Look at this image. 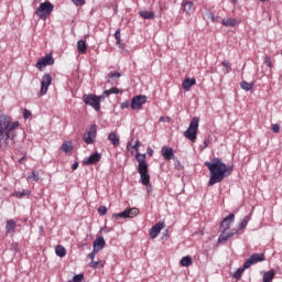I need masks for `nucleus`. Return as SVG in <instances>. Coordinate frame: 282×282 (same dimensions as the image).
<instances>
[{
    "mask_svg": "<svg viewBox=\"0 0 282 282\" xmlns=\"http://www.w3.org/2000/svg\"><path fill=\"white\" fill-rule=\"evenodd\" d=\"M153 153V150H151L150 155Z\"/></svg>",
    "mask_w": 282,
    "mask_h": 282,
    "instance_id": "nucleus-57",
    "label": "nucleus"
},
{
    "mask_svg": "<svg viewBox=\"0 0 282 282\" xmlns=\"http://www.w3.org/2000/svg\"><path fill=\"white\" fill-rule=\"evenodd\" d=\"M138 215H140V209L138 208L128 209V218L132 219V217H138Z\"/></svg>",
    "mask_w": 282,
    "mask_h": 282,
    "instance_id": "nucleus-31",
    "label": "nucleus"
},
{
    "mask_svg": "<svg viewBox=\"0 0 282 282\" xmlns=\"http://www.w3.org/2000/svg\"><path fill=\"white\" fill-rule=\"evenodd\" d=\"M135 160L139 163L138 173L141 177L143 186L151 184V175L149 174V164L147 163V154L137 153Z\"/></svg>",
    "mask_w": 282,
    "mask_h": 282,
    "instance_id": "nucleus-4",
    "label": "nucleus"
},
{
    "mask_svg": "<svg viewBox=\"0 0 282 282\" xmlns=\"http://www.w3.org/2000/svg\"><path fill=\"white\" fill-rule=\"evenodd\" d=\"M207 147H208V141H204V147H203V149H207Z\"/></svg>",
    "mask_w": 282,
    "mask_h": 282,
    "instance_id": "nucleus-49",
    "label": "nucleus"
},
{
    "mask_svg": "<svg viewBox=\"0 0 282 282\" xmlns=\"http://www.w3.org/2000/svg\"><path fill=\"white\" fill-rule=\"evenodd\" d=\"M175 166H180V161H176V162H175Z\"/></svg>",
    "mask_w": 282,
    "mask_h": 282,
    "instance_id": "nucleus-52",
    "label": "nucleus"
},
{
    "mask_svg": "<svg viewBox=\"0 0 282 282\" xmlns=\"http://www.w3.org/2000/svg\"><path fill=\"white\" fill-rule=\"evenodd\" d=\"M108 140L115 147H118L120 144V137H118V134H116V132H110L108 134Z\"/></svg>",
    "mask_w": 282,
    "mask_h": 282,
    "instance_id": "nucleus-20",
    "label": "nucleus"
},
{
    "mask_svg": "<svg viewBox=\"0 0 282 282\" xmlns=\"http://www.w3.org/2000/svg\"><path fill=\"white\" fill-rule=\"evenodd\" d=\"M261 261H265V254H263V253H253L243 263V269H248L251 265H254V263H261Z\"/></svg>",
    "mask_w": 282,
    "mask_h": 282,
    "instance_id": "nucleus-9",
    "label": "nucleus"
},
{
    "mask_svg": "<svg viewBox=\"0 0 282 282\" xmlns=\"http://www.w3.org/2000/svg\"><path fill=\"white\" fill-rule=\"evenodd\" d=\"M32 116V111L24 109L23 111V118L24 120H28V118H30Z\"/></svg>",
    "mask_w": 282,
    "mask_h": 282,
    "instance_id": "nucleus-42",
    "label": "nucleus"
},
{
    "mask_svg": "<svg viewBox=\"0 0 282 282\" xmlns=\"http://www.w3.org/2000/svg\"><path fill=\"white\" fill-rule=\"evenodd\" d=\"M145 104H147V96L138 95L132 98L130 106H131V109L135 110V109H142V105H145Z\"/></svg>",
    "mask_w": 282,
    "mask_h": 282,
    "instance_id": "nucleus-12",
    "label": "nucleus"
},
{
    "mask_svg": "<svg viewBox=\"0 0 282 282\" xmlns=\"http://www.w3.org/2000/svg\"><path fill=\"white\" fill-rule=\"evenodd\" d=\"M164 227H165L164 221L155 224L150 229L151 239H155L160 235V232H162V230H164Z\"/></svg>",
    "mask_w": 282,
    "mask_h": 282,
    "instance_id": "nucleus-13",
    "label": "nucleus"
},
{
    "mask_svg": "<svg viewBox=\"0 0 282 282\" xmlns=\"http://www.w3.org/2000/svg\"><path fill=\"white\" fill-rule=\"evenodd\" d=\"M160 122H171V117H160Z\"/></svg>",
    "mask_w": 282,
    "mask_h": 282,
    "instance_id": "nucleus-46",
    "label": "nucleus"
},
{
    "mask_svg": "<svg viewBox=\"0 0 282 282\" xmlns=\"http://www.w3.org/2000/svg\"><path fill=\"white\" fill-rule=\"evenodd\" d=\"M240 87H241V89H245V91H250V89H252L253 85L246 80H242L240 83Z\"/></svg>",
    "mask_w": 282,
    "mask_h": 282,
    "instance_id": "nucleus-32",
    "label": "nucleus"
},
{
    "mask_svg": "<svg viewBox=\"0 0 282 282\" xmlns=\"http://www.w3.org/2000/svg\"><path fill=\"white\" fill-rule=\"evenodd\" d=\"M77 51L79 54H87V42L85 40H79L77 42Z\"/></svg>",
    "mask_w": 282,
    "mask_h": 282,
    "instance_id": "nucleus-21",
    "label": "nucleus"
},
{
    "mask_svg": "<svg viewBox=\"0 0 282 282\" xmlns=\"http://www.w3.org/2000/svg\"><path fill=\"white\" fill-rule=\"evenodd\" d=\"M28 195H30L29 189H23L22 192H14L13 193V197H18V199H22V197H26Z\"/></svg>",
    "mask_w": 282,
    "mask_h": 282,
    "instance_id": "nucleus-30",
    "label": "nucleus"
},
{
    "mask_svg": "<svg viewBox=\"0 0 282 282\" xmlns=\"http://www.w3.org/2000/svg\"><path fill=\"white\" fill-rule=\"evenodd\" d=\"M197 131H199V117H194L191 120L187 130L184 132V137L187 138V140L195 142V140H197Z\"/></svg>",
    "mask_w": 282,
    "mask_h": 282,
    "instance_id": "nucleus-5",
    "label": "nucleus"
},
{
    "mask_svg": "<svg viewBox=\"0 0 282 282\" xmlns=\"http://www.w3.org/2000/svg\"><path fill=\"white\" fill-rule=\"evenodd\" d=\"M98 249H93V252L88 254V259H90V261H94V259H96V254H98Z\"/></svg>",
    "mask_w": 282,
    "mask_h": 282,
    "instance_id": "nucleus-40",
    "label": "nucleus"
},
{
    "mask_svg": "<svg viewBox=\"0 0 282 282\" xmlns=\"http://www.w3.org/2000/svg\"><path fill=\"white\" fill-rule=\"evenodd\" d=\"M193 1L183 2V12H186L187 14L193 13Z\"/></svg>",
    "mask_w": 282,
    "mask_h": 282,
    "instance_id": "nucleus-26",
    "label": "nucleus"
},
{
    "mask_svg": "<svg viewBox=\"0 0 282 282\" xmlns=\"http://www.w3.org/2000/svg\"><path fill=\"white\" fill-rule=\"evenodd\" d=\"M55 254L57 256V257H65V254H67V250L65 249V247H63V246H57L56 248H55Z\"/></svg>",
    "mask_w": 282,
    "mask_h": 282,
    "instance_id": "nucleus-29",
    "label": "nucleus"
},
{
    "mask_svg": "<svg viewBox=\"0 0 282 282\" xmlns=\"http://www.w3.org/2000/svg\"><path fill=\"white\" fill-rule=\"evenodd\" d=\"M264 64L267 65V67H269L270 69H272V67H274V64H272V58L270 56H264L263 57Z\"/></svg>",
    "mask_w": 282,
    "mask_h": 282,
    "instance_id": "nucleus-34",
    "label": "nucleus"
},
{
    "mask_svg": "<svg viewBox=\"0 0 282 282\" xmlns=\"http://www.w3.org/2000/svg\"><path fill=\"white\" fill-rule=\"evenodd\" d=\"M221 65H223V67H226L227 74L230 73V63H229L228 61L225 59V61L221 63Z\"/></svg>",
    "mask_w": 282,
    "mask_h": 282,
    "instance_id": "nucleus-41",
    "label": "nucleus"
},
{
    "mask_svg": "<svg viewBox=\"0 0 282 282\" xmlns=\"http://www.w3.org/2000/svg\"><path fill=\"white\" fill-rule=\"evenodd\" d=\"M274 279V269H271L270 271L265 272L263 275V282H272Z\"/></svg>",
    "mask_w": 282,
    "mask_h": 282,
    "instance_id": "nucleus-28",
    "label": "nucleus"
},
{
    "mask_svg": "<svg viewBox=\"0 0 282 282\" xmlns=\"http://www.w3.org/2000/svg\"><path fill=\"white\" fill-rule=\"evenodd\" d=\"M106 246V242H105V238L102 236H99L95 241H94V248L95 250H102Z\"/></svg>",
    "mask_w": 282,
    "mask_h": 282,
    "instance_id": "nucleus-18",
    "label": "nucleus"
},
{
    "mask_svg": "<svg viewBox=\"0 0 282 282\" xmlns=\"http://www.w3.org/2000/svg\"><path fill=\"white\" fill-rule=\"evenodd\" d=\"M271 131H273V133H279V131H281V126H279V123L271 124Z\"/></svg>",
    "mask_w": 282,
    "mask_h": 282,
    "instance_id": "nucleus-39",
    "label": "nucleus"
},
{
    "mask_svg": "<svg viewBox=\"0 0 282 282\" xmlns=\"http://www.w3.org/2000/svg\"><path fill=\"white\" fill-rule=\"evenodd\" d=\"M153 153V150H151L150 155Z\"/></svg>",
    "mask_w": 282,
    "mask_h": 282,
    "instance_id": "nucleus-56",
    "label": "nucleus"
},
{
    "mask_svg": "<svg viewBox=\"0 0 282 282\" xmlns=\"http://www.w3.org/2000/svg\"><path fill=\"white\" fill-rule=\"evenodd\" d=\"M61 150L64 153H72V151H74V144L72 143V141H64L61 147Z\"/></svg>",
    "mask_w": 282,
    "mask_h": 282,
    "instance_id": "nucleus-19",
    "label": "nucleus"
},
{
    "mask_svg": "<svg viewBox=\"0 0 282 282\" xmlns=\"http://www.w3.org/2000/svg\"><path fill=\"white\" fill-rule=\"evenodd\" d=\"M161 155L164 158V160H166L167 162H170V160H174L175 159V153L173 152V148H169L166 145H164L161 149Z\"/></svg>",
    "mask_w": 282,
    "mask_h": 282,
    "instance_id": "nucleus-15",
    "label": "nucleus"
},
{
    "mask_svg": "<svg viewBox=\"0 0 282 282\" xmlns=\"http://www.w3.org/2000/svg\"><path fill=\"white\" fill-rule=\"evenodd\" d=\"M141 19H155V13L153 11H140Z\"/></svg>",
    "mask_w": 282,
    "mask_h": 282,
    "instance_id": "nucleus-27",
    "label": "nucleus"
},
{
    "mask_svg": "<svg viewBox=\"0 0 282 282\" xmlns=\"http://www.w3.org/2000/svg\"><path fill=\"white\" fill-rule=\"evenodd\" d=\"M28 180H33V182H39V172L33 171L32 174L28 177Z\"/></svg>",
    "mask_w": 282,
    "mask_h": 282,
    "instance_id": "nucleus-38",
    "label": "nucleus"
},
{
    "mask_svg": "<svg viewBox=\"0 0 282 282\" xmlns=\"http://www.w3.org/2000/svg\"><path fill=\"white\" fill-rule=\"evenodd\" d=\"M129 101H123L121 105H120V107H121V109H129Z\"/></svg>",
    "mask_w": 282,
    "mask_h": 282,
    "instance_id": "nucleus-47",
    "label": "nucleus"
},
{
    "mask_svg": "<svg viewBox=\"0 0 282 282\" xmlns=\"http://www.w3.org/2000/svg\"><path fill=\"white\" fill-rule=\"evenodd\" d=\"M120 76H122V75L118 72L109 73L108 76H107L108 83H110V85L118 84V80H115L113 78H120Z\"/></svg>",
    "mask_w": 282,
    "mask_h": 282,
    "instance_id": "nucleus-22",
    "label": "nucleus"
},
{
    "mask_svg": "<svg viewBox=\"0 0 282 282\" xmlns=\"http://www.w3.org/2000/svg\"><path fill=\"white\" fill-rule=\"evenodd\" d=\"M111 94H122V89L118 87H112L108 90H105L101 96L105 98V96L108 97V96H111Z\"/></svg>",
    "mask_w": 282,
    "mask_h": 282,
    "instance_id": "nucleus-25",
    "label": "nucleus"
},
{
    "mask_svg": "<svg viewBox=\"0 0 282 282\" xmlns=\"http://www.w3.org/2000/svg\"><path fill=\"white\" fill-rule=\"evenodd\" d=\"M78 169V162H75L73 165H72V171H76Z\"/></svg>",
    "mask_w": 282,
    "mask_h": 282,
    "instance_id": "nucleus-48",
    "label": "nucleus"
},
{
    "mask_svg": "<svg viewBox=\"0 0 282 282\" xmlns=\"http://www.w3.org/2000/svg\"><path fill=\"white\" fill-rule=\"evenodd\" d=\"M101 159L102 155L98 152H95L89 158L84 160V164L86 166H91V164H97V162H100Z\"/></svg>",
    "mask_w": 282,
    "mask_h": 282,
    "instance_id": "nucleus-14",
    "label": "nucleus"
},
{
    "mask_svg": "<svg viewBox=\"0 0 282 282\" xmlns=\"http://www.w3.org/2000/svg\"><path fill=\"white\" fill-rule=\"evenodd\" d=\"M180 263L183 268H188L189 265H193V258H191V256H185L181 259Z\"/></svg>",
    "mask_w": 282,
    "mask_h": 282,
    "instance_id": "nucleus-24",
    "label": "nucleus"
},
{
    "mask_svg": "<svg viewBox=\"0 0 282 282\" xmlns=\"http://www.w3.org/2000/svg\"><path fill=\"white\" fill-rule=\"evenodd\" d=\"M98 131V126L91 124L83 135V140L86 144H94Z\"/></svg>",
    "mask_w": 282,
    "mask_h": 282,
    "instance_id": "nucleus-8",
    "label": "nucleus"
},
{
    "mask_svg": "<svg viewBox=\"0 0 282 282\" xmlns=\"http://www.w3.org/2000/svg\"><path fill=\"white\" fill-rule=\"evenodd\" d=\"M260 1L265 2V1H268V0H260Z\"/></svg>",
    "mask_w": 282,
    "mask_h": 282,
    "instance_id": "nucleus-55",
    "label": "nucleus"
},
{
    "mask_svg": "<svg viewBox=\"0 0 282 282\" xmlns=\"http://www.w3.org/2000/svg\"><path fill=\"white\" fill-rule=\"evenodd\" d=\"M47 65H54V58H52V55H45L44 57H41L35 67L40 70L43 72L44 67H47Z\"/></svg>",
    "mask_w": 282,
    "mask_h": 282,
    "instance_id": "nucleus-11",
    "label": "nucleus"
},
{
    "mask_svg": "<svg viewBox=\"0 0 282 282\" xmlns=\"http://www.w3.org/2000/svg\"><path fill=\"white\" fill-rule=\"evenodd\" d=\"M231 3H232L234 6H237V0H231Z\"/></svg>",
    "mask_w": 282,
    "mask_h": 282,
    "instance_id": "nucleus-51",
    "label": "nucleus"
},
{
    "mask_svg": "<svg viewBox=\"0 0 282 282\" xmlns=\"http://www.w3.org/2000/svg\"><path fill=\"white\" fill-rule=\"evenodd\" d=\"M120 36H121L120 30H117L115 33V39H116L118 45H120Z\"/></svg>",
    "mask_w": 282,
    "mask_h": 282,
    "instance_id": "nucleus-44",
    "label": "nucleus"
},
{
    "mask_svg": "<svg viewBox=\"0 0 282 282\" xmlns=\"http://www.w3.org/2000/svg\"><path fill=\"white\" fill-rule=\"evenodd\" d=\"M113 217H120L122 219H127V218H129V212H128V209H126L119 214H115Z\"/></svg>",
    "mask_w": 282,
    "mask_h": 282,
    "instance_id": "nucleus-35",
    "label": "nucleus"
},
{
    "mask_svg": "<svg viewBox=\"0 0 282 282\" xmlns=\"http://www.w3.org/2000/svg\"><path fill=\"white\" fill-rule=\"evenodd\" d=\"M102 95L97 96L94 94H84L83 95V101L85 105H88L89 107H93L95 111H100V102H102Z\"/></svg>",
    "mask_w": 282,
    "mask_h": 282,
    "instance_id": "nucleus-7",
    "label": "nucleus"
},
{
    "mask_svg": "<svg viewBox=\"0 0 282 282\" xmlns=\"http://www.w3.org/2000/svg\"><path fill=\"white\" fill-rule=\"evenodd\" d=\"M205 166H207L210 175L208 186L224 182V178L232 173V167L227 166L219 158H214L212 162H205Z\"/></svg>",
    "mask_w": 282,
    "mask_h": 282,
    "instance_id": "nucleus-1",
    "label": "nucleus"
},
{
    "mask_svg": "<svg viewBox=\"0 0 282 282\" xmlns=\"http://www.w3.org/2000/svg\"><path fill=\"white\" fill-rule=\"evenodd\" d=\"M99 215H107V207L106 206H100L98 208Z\"/></svg>",
    "mask_w": 282,
    "mask_h": 282,
    "instance_id": "nucleus-43",
    "label": "nucleus"
},
{
    "mask_svg": "<svg viewBox=\"0 0 282 282\" xmlns=\"http://www.w3.org/2000/svg\"><path fill=\"white\" fill-rule=\"evenodd\" d=\"M23 160H25V156H22V158L19 160V164H22V163H23Z\"/></svg>",
    "mask_w": 282,
    "mask_h": 282,
    "instance_id": "nucleus-50",
    "label": "nucleus"
},
{
    "mask_svg": "<svg viewBox=\"0 0 282 282\" xmlns=\"http://www.w3.org/2000/svg\"><path fill=\"white\" fill-rule=\"evenodd\" d=\"M245 270H246V269H243V267H242V269H238V270L234 273V279H237V280L241 279V276H242Z\"/></svg>",
    "mask_w": 282,
    "mask_h": 282,
    "instance_id": "nucleus-36",
    "label": "nucleus"
},
{
    "mask_svg": "<svg viewBox=\"0 0 282 282\" xmlns=\"http://www.w3.org/2000/svg\"><path fill=\"white\" fill-rule=\"evenodd\" d=\"M221 23L226 28H235V25H237V19H232V18L223 19Z\"/></svg>",
    "mask_w": 282,
    "mask_h": 282,
    "instance_id": "nucleus-23",
    "label": "nucleus"
},
{
    "mask_svg": "<svg viewBox=\"0 0 282 282\" xmlns=\"http://www.w3.org/2000/svg\"><path fill=\"white\" fill-rule=\"evenodd\" d=\"M138 147H140V144L137 143V144H135V148H138Z\"/></svg>",
    "mask_w": 282,
    "mask_h": 282,
    "instance_id": "nucleus-54",
    "label": "nucleus"
},
{
    "mask_svg": "<svg viewBox=\"0 0 282 282\" xmlns=\"http://www.w3.org/2000/svg\"><path fill=\"white\" fill-rule=\"evenodd\" d=\"M248 221H250V217L246 216L241 223L239 224V228H238V232L239 230H243V228H246L248 226Z\"/></svg>",
    "mask_w": 282,
    "mask_h": 282,
    "instance_id": "nucleus-33",
    "label": "nucleus"
},
{
    "mask_svg": "<svg viewBox=\"0 0 282 282\" xmlns=\"http://www.w3.org/2000/svg\"><path fill=\"white\" fill-rule=\"evenodd\" d=\"M197 85V79L195 78H185L182 83V87L185 91H191V87Z\"/></svg>",
    "mask_w": 282,
    "mask_h": 282,
    "instance_id": "nucleus-17",
    "label": "nucleus"
},
{
    "mask_svg": "<svg viewBox=\"0 0 282 282\" xmlns=\"http://www.w3.org/2000/svg\"><path fill=\"white\" fill-rule=\"evenodd\" d=\"M102 267V264L100 263V261H94L91 260L90 263H89V268H94V270L98 269Z\"/></svg>",
    "mask_w": 282,
    "mask_h": 282,
    "instance_id": "nucleus-37",
    "label": "nucleus"
},
{
    "mask_svg": "<svg viewBox=\"0 0 282 282\" xmlns=\"http://www.w3.org/2000/svg\"><path fill=\"white\" fill-rule=\"evenodd\" d=\"M17 232V221L8 219L6 223V235H14Z\"/></svg>",
    "mask_w": 282,
    "mask_h": 282,
    "instance_id": "nucleus-16",
    "label": "nucleus"
},
{
    "mask_svg": "<svg viewBox=\"0 0 282 282\" xmlns=\"http://www.w3.org/2000/svg\"><path fill=\"white\" fill-rule=\"evenodd\" d=\"M52 12H54V4H52L50 1L41 3L35 10L36 17H39V19L42 21H45L50 14H52Z\"/></svg>",
    "mask_w": 282,
    "mask_h": 282,
    "instance_id": "nucleus-6",
    "label": "nucleus"
},
{
    "mask_svg": "<svg viewBox=\"0 0 282 282\" xmlns=\"http://www.w3.org/2000/svg\"><path fill=\"white\" fill-rule=\"evenodd\" d=\"M19 121H13L8 115L0 116V148L8 149L10 147V135L19 129Z\"/></svg>",
    "mask_w": 282,
    "mask_h": 282,
    "instance_id": "nucleus-2",
    "label": "nucleus"
},
{
    "mask_svg": "<svg viewBox=\"0 0 282 282\" xmlns=\"http://www.w3.org/2000/svg\"><path fill=\"white\" fill-rule=\"evenodd\" d=\"M41 232H43V226L40 227Z\"/></svg>",
    "mask_w": 282,
    "mask_h": 282,
    "instance_id": "nucleus-53",
    "label": "nucleus"
},
{
    "mask_svg": "<svg viewBox=\"0 0 282 282\" xmlns=\"http://www.w3.org/2000/svg\"><path fill=\"white\" fill-rule=\"evenodd\" d=\"M232 224H235V214H229L223 219L220 223L221 234L218 237V243H226L228 239H232L235 235H239V229H231V231H228Z\"/></svg>",
    "mask_w": 282,
    "mask_h": 282,
    "instance_id": "nucleus-3",
    "label": "nucleus"
},
{
    "mask_svg": "<svg viewBox=\"0 0 282 282\" xmlns=\"http://www.w3.org/2000/svg\"><path fill=\"white\" fill-rule=\"evenodd\" d=\"M50 85H52V75L44 74L41 80V90L40 94L45 96L47 94V89H50Z\"/></svg>",
    "mask_w": 282,
    "mask_h": 282,
    "instance_id": "nucleus-10",
    "label": "nucleus"
},
{
    "mask_svg": "<svg viewBox=\"0 0 282 282\" xmlns=\"http://www.w3.org/2000/svg\"><path fill=\"white\" fill-rule=\"evenodd\" d=\"M75 6H85V0H72Z\"/></svg>",
    "mask_w": 282,
    "mask_h": 282,
    "instance_id": "nucleus-45",
    "label": "nucleus"
}]
</instances>
